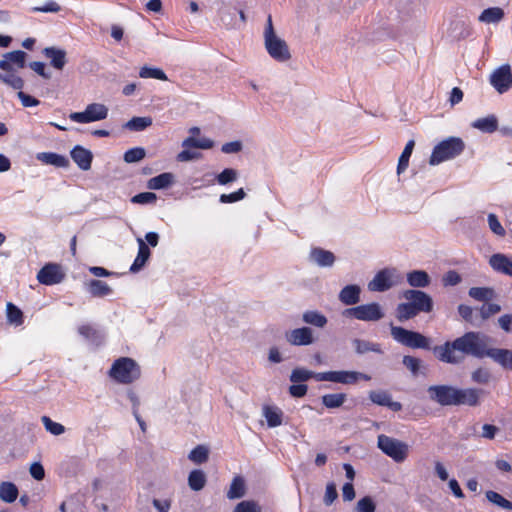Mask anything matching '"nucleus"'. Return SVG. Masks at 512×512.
<instances>
[{"instance_id":"nucleus-3","label":"nucleus","mask_w":512,"mask_h":512,"mask_svg":"<svg viewBox=\"0 0 512 512\" xmlns=\"http://www.w3.org/2000/svg\"><path fill=\"white\" fill-rule=\"evenodd\" d=\"M402 297L407 301L397 305L395 316L399 322L415 318L420 313L433 310V300L429 294L419 289L405 290Z\"/></svg>"},{"instance_id":"nucleus-23","label":"nucleus","mask_w":512,"mask_h":512,"mask_svg":"<svg viewBox=\"0 0 512 512\" xmlns=\"http://www.w3.org/2000/svg\"><path fill=\"white\" fill-rule=\"evenodd\" d=\"M37 160L45 165L57 168H67L70 165L68 158L55 152H41L36 155Z\"/></svg>"},{"instance_id":"nucleus-50","label":"nucleus","mask_w":512,"mask_h":512,"mask_svg":"<svg viewBox=\"0 0 512 512\" xmlns=\"http://www.w3.org/2000/svg\"><path fill=\"white\" fill-rule=\"evenodd\" d=\"M184 147H194L200 149H210L213 146V142L210 139H195L193 137H188L183 141L182 144Z\"/></svg>"},{"instance_id":"nucleus-27","label":"nucleus","mask_w":512,"mask_h":512,"mask_svg":"<svg viewBox=\"0 0 512 512\" xmlns=\"http://www.w3.org/2000/svg\"><path fill=\"white\" fill-rule=\"evenodd\" d=\"M310 257L321 267H330L335 262L334 254L320 247L313 248L310 252Z\"/></svg>"},{"instance_id":"nucleus-43","label":"nucleus","mask_w":512,"mask_h":512,"mask_svg":"<svg viewBox=\"0 0 512 512\" xmlns=\"http://www.w3.org/2000/svg\"><path fill=\"white\" fill-rule=\"evenodd\" d=\"M152 125V118L147 117H133L131 118L124 127L131 131H143Z\"/></svg>"},{"instance_id":"nucleus-34","label":"nucleus","mask_w":512,"mask_h":512,"mask_svg":"<svg viewBox=\"0 0 512 512\" xmlns=\"http://www.w3.org/2000/svg\"><path fill=\"white\" fill-rule=\"evenodd\" d=\"M302 320L305 323L317 328L325 327L328 322L327 317L316 310H308L304 312L302 315Z\"/></svg>"},{"instance_id":"nucleus-10","label":"nucleus","mask_w":512,"mask_h":512,"mask_svg":"<svg viewBox=\"0 0 512 512\" xmlns=\"http://www.w3.org/2000/svg\"><path fill=\"white\" fill-rule=\"evenodd\" d=\"M344 315L361 321H378L384 317V312L378 303L372 302L348 308Z\"/></svg>"},{"instance_id":"nucleus-41","label":"nucleus","mask_w":512,"mask_h":512,"mask_svg":"<svg viewBox=\"0 0 512 512\" xmlns=\"http://www.w3.org/2000/svg\"><path fill=\"white\" fill-rule=\"evenodd\" d=\"M468 294L477 301H489L495 296L494 290L490 287H471Z\"/></svg>"},{"instance_id":"nucleus-38","label":"nucleus","mask_w":512,"mask_h":512,"mask_svg":"<svg viewBox=\"0 0 512 512\" xmlns=\"http://www.w3.org/2000/svg\"><path fill=\"white\" fill-rule=\"evenodd\" d=\"M414 146H415L414 140H409L406 143L404 150L402 151V153L399 157V160H398V165H397V173L398 174L403 173L407 169V167L409 165V159L413 152Z\"/></svg>"},{"instance_id":"nucleus-57","label":"nucleus","mask_w":512,"mask_h":512,"mask_svg":"<svg viewBox=\"0 0 512 512\" xmlns=\"http://www.w3.org/2000/svg\"><path fill=\"white\" fill-rule=\"evenodd\" d=\"M245 196L246 193L244 189L239 188L237 191L232 192L230 194H221L219 200L221 203H234L244 199Z\"/></svg>"},{"instance_id":"nucleus-61","label":"nucleus","mask_w":512,"mask_h":512,"mask_svg":"<svg viewBox=\"0 0 512 512\" xmlns=\"http://www.w3.org/2000/svg\"><path fill=\"white\" fill-rule=\"evenodd\" d=\"M337 497H338V493H337L336 485L333 482L328 483L326 486V491H325V495H324V499H323L325 505H327V506L332 505L333 502L337 499Z\"/></svg>"},{"instance_id":"nucleus-13","label":"nucleus","mask_w":512,"mask_h":512,"mask_svg":"<svg viewBox=\"0 0 512 512\" xmlns=\"http://www.w3.org/2000/svg\"><path fill=\"white\" fill-rule=\"evenodd\" d=\"M490 84L495 90L503 94L512 87V72L508 64H504L497 68L490 76Z\"/></svg>"},{"instance_id":"nucleus-9","label":"nucleus","mask_w":512,"mask_h":512,"mask_svg":"<svg viewBox=\"0 0 512 512\" xmlns=\"http://www.w3.org/2000/svg\"><path fill=\"white\" fill-rule=\"evenodd\" d=\"M317 381H328L333 383H340L345 385H353L356 384L359 380L370 381L371 376L368 374L357 372V371H347V370H337V371H325L318 372Z\"/></svg>"},{"instance_id":"nucleus-53","label":"nucleus","mask_w":512,"mask_h":512,"mask_svg":"<svg viewBox=\"0 0 512 512\" xmlns=\"http://www.w3.org/2000/svg\"><path fill=\"white\" fill-rule=\"evenodd\" d=\"M403 365L416 376L419 373L421 360L410 355H405L402 360Z\"/></svg>"},{"instance_id":"nucleus-33","label":"nucleus","mask_w":512,"mask_h":512,"mask_svg":"<svg viewBox=\"0 0 512 512\" xmlns=\"http://www.w3.org/2000/svg\"><path fill=\"white\" fill-rule=\"evenodd\" d=\"M173 174L165 172L152 177L147 182V187L151 190H160L169 187L173 183Z\"/></svg>"},{"instance_id":"nucleus-60","label":"nucleus","mask_w":512,"mask_h":512,"mask_svg":"<svg viewBox=\"0 0 512 512\" xmlns=\"http://www.w3.org/2000/svg\"><path fill=\"white\" fill-rule=\"evenodd\" d=\"M500 310H501V307L498 304H495V303L483 304L480 308V315H481L482 319L486 320L489 317H491L492 315H495L498 312H500Z\"/></svg>"},{"instance_id":"nucleus-15","label":"nucleus","mask_w":512,"mask_h":512,"mask_svg":"<svg viewBox=\"0 0 512 512\" xmlns=\"http://www.w3.org/2000/svg\"><path fill=\"white\" fill-rule=\"evenodd\" d=\"M485 394V391L480 388H465L456 389L455 403L454 406L466 405L470 407L479 406L481 403V396Z\"/></svg>"},{"instance_id":"nucleus-20","label":"nucleus","mask_w":512,"mask_h":512,"mask_svg":"<svg viewBox=\"0 0 512 512\" xmlns=\"http://www.w3.org/2000/svg\"><path fill=\"white\" fill-rule=\"evenodd\" d=\"M369 399L379 406L388 407L394 412L402 410V404L391 399V395L387 391H371L369 393Z\"/></svg>"},{"instance_id":"nucleus-58","label":"nucleus","mask_w":512,"mask_h":512,"mask_svg":"<svg viewBox=\"0 0 512 512\" xmlns=\"http://www.w3.org/2000/svg\"><path fill=\"white\" fill-rule=\"evenodd\" d=\"M375 509V503L369 496L361 498L356 506V512H375Z\"/></svg>"},{"instance_id":"nucleus-54","label":"nucleus","mask_w":512,"mask_h":512,"mask_svg":"<svg viewBox=\"0 0 512 512\" xmlns=\"http://www.w3.org/2000/svg\"><path fill=\"white\" fill-rule=\"evenodd\" d=\"M234 512H261V508L252 500H244L235 506Z\"/></svg>"},{"instance_id":"nucleus-39","label":"nucleus","mask_w":512,"mask_h":512,"mask_svg":"<svg viewBox=\"0 0 512 512\" xmlns=\"http://www.w3.org/2000/svg\"><path fill=\"white\" fill-rule=\"evenodd\" d=\"M345 393L325 394L322 396V404L328 409L341 407L346 401Z\"/></svg>"},{"instance_id":"nucleus-49","label":"nucleus","mask_w":512,"mask_h":512,"mask_svg":"<svg viewBox=\"0 0 512 512\" xmlns=\"http://www.w3.org/2000/svg\"><path fill=\"white\" fill-rule=\"evenodd\" d=\"M491 373L487 368L479 367L471 374V379L477 384H487L491 380Z\"/></svg>"},{"instance_id":"nucleus-29","label":"nucleus","mask_w":512,"mask_h":512,"mask_svg":"<svg viewBox=\"0 0 512 512\" xmlns=\"http://www.w3.org/2000/svg\"><path fill=\"white\" fill-rule=\"evenodd\" d=\"M78 333L86 340L99 346L103 342V334L91 324H82L78 327Z\"/></svg>"},{"instance_id":"nucleus-26","label":"nucleus","mask_w":512,"mask_h":512,"mask_svg":"<svg viewBox=\"0 0 512 512\" xmlns=\"http://www.w3.org/2000/svg\"><path fill=\"white\" fill-rule=\"evenodd\" d=\"M361 289L358 285H347L339 293V300L347 306L355 305L360 301Z\"/></svg>"},{"instance_id":"nucleus-21","label":"nucleus","mask_w":512,"mask_h":512,"mask_svg":"<svg viewBox=\"0 0 512 512\" xmlns=\"http://www.w3.org/2000/svg\"><path fill=\"white\" fill-rule=\"evenodd\" d=\"M151 256V251L149 246L146 244L144 240L141 238L138 239V253L136 258L134 259V262L130 266L129 271L131 273H137L139 272L147 263Z\"/></svg>"},{"instance_id":"nucleus-19","label":"nucleus","mask_w":512,"mask_h":512,"mask_svg":"<svg viewBox=\"0 0 512 512\" xmlns=\"http://www.w3.org/2000/svg\"><path fill=\"white\" fill-rule=\"evenodd\" d=\"M70 155L72 160L81 170L87 171L91 168L93 154L90 150L84 148L83 146L76 145L71 150Z\"/></svg>"},{"instance_id":"nucleus-47","label":"nucleus","mask_w":512,"mask_h":512,"mask_svg":"<svg viewBox=\"0 0 512 512\" xmlns=\"http://www.w3.org/2000/svg\"><path fill=\"white\" fill-rule=\"evenodd\" d=\"M353 345L355 347V351L358 354H364L370 351L381 352L380 345L377 343H372L361 339H354Z\"/></svg>"},{"instance_id":"nucleus-30","label":"nucleus","mask_w":512,"mask_h":512,"mask_svg":"<svg viewBox=\"0 0 512 512\" xmlns=\"http://www.w3.org/2000/svg\"><path fill=\"white\" fill-rule=\"evenodd\" d=\"M471 125L484 133H493L498 129V119L492 114L476 119Z\"/></svg>"},{"instance_id":"nucleus-17","label":"nucleus","mask_w":512,"mask_h":512,"mask_svg":"<svg viewBox=\"0 0 512 512\" xmlns=\"http://www.w3.org/2000/svg\"><path fill=\"white\" fill-rule=\"evenodd\" d=\"M489 265L495 272L512 277V256L495 253L490 256Z\"/></svg>"},{"instance_id":"nucleus-2","label":"nucleus","mask_w":512,"mask_h":512,"mask_svg":"<svg viewBox=\"0 0 512 512\" xmlns=\"http://www.w3.org/2000/svg\"><path fill=\"white\" fill-rule=\"evenodd\" d=\"M27 53L22 50L7 52L0 60V81L14 90H18L17 96L24 107H34L40 104L35 97L22 91L25 82L20 77L14 67L23 69L26 66Z\"/></svg>"},{"instance_id":"nucleus-37","label":"nucleus","mask_w":512,"mask_h":512,"mask_svg":"<svg viewBox=\"0 0 512 512\" xmlns=\"http://www.w3.org/2000/svg\"><path fill=\"white\" fill-rule=\"evenodd\" d=\"M6 316L8 323L12 325L20 326L24 323L23 312L11 302H8L6 305Z\"/></svg>"},{"instance_id":"nucleus-25","label":"nucleus","mask_w":512,"mask_h":512,"mask_svg":"<svg viewBox=\"0 0 512 512\" xmlns=\"http://www.w3.org/2000/svg\"><path fill=\"white\" fill-rule=\"evenodd\" d=\"M263 416L267 421V425L271 428L278 427L283 422V411L275 405H263Z\"/></svg>"},{"instance_id":"nucleus-4","label":"nucleus","mask_w":512,"mask_h":512,"mask_svg":"<svg viewBox=\"0 0 512 512\" xmlns=\"http://www.w3.org/2000/svg\"><path fill=\"white\" fill-rule=\"evenodd\" d=\"M108 375L119 384H132L141 377L140 365L130 357H120L112 363Z\"/></svg>"},{"instance_id":"nucleus-28","label":"nucleus","mask_w":512,"mask_h":512,"mask_svg":"<svg viewBox=\"0 0 512 512\" xmlns=\"http://www.w3.org/2000/svg\"><path fill=\"white\" fill-rule=\"evenodd\" d=\"M408 284L414 288H425L431 283L429 274L424 270H413L406 275Z\"/></svg>"},{"instance_id":"nucleus-36","label":"nucleus","mask_w":512,"mask_h":512,"mask_svg":"<svg viewBox=\"0 0 512 512\" xmlns=\"http://www.w3.org/2000/svg\"><path fill=\"white\" fill-rule=\"evenodd\" d=\"M206 475L200 469L192 470L188 476V485L193 491H200L206 485Z\"/></svg>"},{"instance_id":"nucleus-18","label":"nucleus","mask_w":512,"mask_h":512,"mask_svg":"<svg viewBox=\"0 0 512 512\" xmlns=\"http://www.w3.org/2000/svg\"><path fill=\"white\" fill-rule=\"evenodd\" d=\"M485 357L493 359L505 369L512 370V351L502 348H491L488 345L485 349Z\"/></svg>"},{"instance_id":"nucleus-62","label":"nucleus","mask_w":512,"mask_h":512,"mask_svg":"<svg viewBox=\"0 0 512 512\" xmlns=\"http://www.w3.org/2000/svg\"><path fill=\"white\" fill-rule=\"evenodd\" d=\"M29 67L44 79H50L51 74L46 71L45 63L41 61H33L29 63Z\"/></svg>"},{"instance_id":"nucleus-8","label":"nucleus","mask_w":512,"mask_h":512,"mask_svg":"<svg viewBox=\"0 0 512 512\" xmlns=\"http://www.w3.org/2000/svg\"><path fill=\"white\" fill-rule=\"evenodd\" d=\"M378 448L388 457L397 463L406 460L409 453V446L398 439L380 434L377 438Z\"/></svg>"},{"instance_id":"nucleus-12","label":"nucleus","mask_w":512,"mask_h":512,"mask_svg":"<svg viewBox=\"0 0 512 512\" xmlns=\"http://www.w3.org/2000/svg\"><path fill=\"white\" fill-rule=\"evenodd\" d=\"M65 272L58 263H47L37 273L40 284L51 286L61 283L65 279Z\"/></svg>"},{"instance_id":"nucleus-1","label":"nucleus","mask_w":512,"mask_h":512,"mask_svg":"<svg viewBox=\"0 0 512 512\" xmlns=\"http://www.w3.org/2000/svg\"><path fill=\"white\" fill-rule=\"evenodd\" d=\"M489 337L480 332H466L462 336L446 341L442 345L433 347L434 356L441 362L457 365L462 363L466 356L478 359L485 357V349Z\"/></svg>"},{"instance_id":"nucleus-24","label":"nucleus","mask_w":512,"mask_h":512,"mask_svg":"<svg viewBox=\"0 0 512 512\" xmlns=\"http://www.w3.org/2000/svg\"><path fill=\"white\" fill-rule=\"evenodd\" d=\"M46 58L50 59V64L57 70H62L67 62L66 51L56 47H46L43 50Z\"/></svg>"},{"instance_id":"nucleus-35","label":"nucleus","mask_w":512,"mask_h":512,"mask_svg":"<svg viewBox=\"0 0 512 512\" xmlns=\"http://www.w3.org/2000/svg\"><path fill=\"white\" fill-rule=\"evenodd\" d=\"M88 291L93 297H104L109 295L112 289L106 282L93 279L88 283Z\"/></svg>"},{"instance_id":"nucleus-52","label":"nucleus","mask_w":512,"mask_h":512,"mask_svg":"<svg viewBox=\"0 0 512 512\" xmlns=\"http://www.w3.org/2000/svg\"><path fill=\"white\" fill-rule=\"evenodd\" d=\"M42 423L47 431H49L53 435H61L65 431V427L57 422H54L48 416L42 417Z\"/></svg>"},{"instance_id":"nucleus-56","label":"nucleus","mask_w":512,"mask_h":512,"mask_svg":"<svg viewBox=\"0 0 512 512\" xmlns=\"http://www.w3.org/2000/svg\"><path fill=\"white\" fill-rule=\"evenodd\" d=\"M157 196L153 192H142L132 197L131 202L135 204H150L155 203Z\"/></svg>"},{"instance_id":"nucleus-45","label":"nucleus","mask_w":512,"mask_h":512,"mask_svg":"<svg viewBox=\"0 0 512 512\" xmlns=\"http://www.w3.org/2000/svg\"><path fill=\"white\" fill-rule=\"evenodd\" d=\"M139 76L144 79L153 78L161 81L168 80L167 75L164 73V71L156 67L143 66L139 70Z\"/></svg>"},{"instance_id":"nucleus-46","label":"nucleus","mask_w":512,"mask_h":512,"mask_svg":"<svg viewBox=\"0 0 512 512\" xmlns=\"http://www.w3.org/2000/svg\"><path fill=\"white\" fill-rule=\"evenodd\" d=\"M486 498L489 502H491L507 511H512V502L509 501L508 499L504 498L498 492L489 490L486 492Z\"/></svg>"},{"instance_id":"nucleus-44","label":"nucleus","mask_w":512,"mask_h":512,"mask_svg":"<svg viewBox=\"0 0 512 512\" xmlns=\"http://www.w3.org/2000/svg\"><path fill=\"white\" fill-rule=\"evenodd\" d=\"M188 458L195 464H202L208 461L209 450L204 445H197L188 455Z\"/></svg>"},{"instance_id":"nucleus-40","label":"nucleus","mask_w":512,"mask_h":512,"mask_svg":"<svg viewBox=\"0 0 512 512\" xmlns=\"http://www.w3.org/2000/svg\"><path fill=\"white\" fill-rule=\"evenodd\" d=\"M245 495V482L242 477L236 476L233 478L230 488L227 492L229 499L242 498Z\"/></svg>"},{"instance_id":"nucleus-63","label":"nucleus","mask_w":512,"mask_h":512,"mask_svg":"<svg viewBox=\"0 0 512 512\" xmlns=\"http://www.w3.org/2000/svg\"><path fill=\"white\" fill-rule=\"evenodd\" d=\"M308 386L306 384H293L289 387V393L296 398L304 397L307 394Z\"/></svg>"},{"instance_id":"nucleus-5","label":"nucleus","mask_w":512,"mask_h":512,"mask_svg":"<svg viewBox=\"0 0 512 512\" xmlns=\"http://www.w3.org/2000/svg\"><path fill=\"white\" fill-rule=\"evenodd\" d=\"M264 43L268 54L278 62L290 60L291 53L287 43L279 38L274 31L272 17L268 16L267 25L264 31Z\"/></svg>"},{"instance_id":"nucleus-51","label":"nucleus","mask_w":512,"mask_h":512,"mask_svg":"<svg viewBox=\"0 0 512 512\" xmlns=\"http://www.w3.org/2000/svg\"><path fill=\"white\" fill-rule=\"evenodd\" d=\"M238 173L235 169L225 168L221 173H219L216 177L218 184L227 185L237 179Z\"/></svg>"},{"instance_id":"nucleus-6","label":"nucleus","mask_w":512,"mask_h":512,"mask_svg":"<svg viewBox=\"0 0 512 512\" xmlns=\"http://www.w3.org/2000/svg\"><path fill=\"white\" fill-rule=\"evenodd\" d=\"M465 149V144L461 138L449 137L437 144L431 153L429 163L437 165L444 161L459 156Z\"/></svg>"},{"instance_id":"nucleus-32","label":"nucleus","mask_w":512,"mask_h":512,"mask_svg":"<svg viewBox=\"0 0 512 512\" xmlns=\"http://www.w3.org/2000/svg\"><path fill=\"white\" fill-rule=\"evenodd\" d=\"M19 495L17 486L9 481L0 483V499L6 503L14 502Z\"/></svg>"},{"instance_id":"nucleus-55","label":"nucleus","mask_w":512,"mask_h":512,"mask_svg":"<svg viewBox=\"0 0 512 512\" xmlns=\"http://www.w3.org/2000/svg\"><path fill=\"white\" fill-rule=\"evenodd\" d=\"M488 225L491 231L496 235L500 237H504L506 235L505 229L503 228L500 221L498 220V217L495 214L490 213L488 215Z\"/></svg>"},{"instance_id":"nucleus-59","label":"nucleus","mask_w":512,"mask_h":512,"mask_svg":"<svg viewBox=\"0 0 512 512\" xmlns=\"http://www.w3.org/2000/svg\"><path fill=\"white\" fill-rule=\"evenodd\" d=\"M462 281L460 274L455 270H449L442 278L444 286H455Z\"/></svg>"},{"instance_id":"nucleus-14","label":"nucleus","mask_w":512,"mask_h":512,"mask_svg":"<svg viewBox=\"0 0 512 512\" xmlns=\"http://www.w3.org/2000/svg\"><path fill=\"white\" fill-rule=\"evenodd\" d=\"M456 387L449 385H434L428 388L430 398L442 406H454Z\"/></svg>"},{"instance_id":"nucleus-11","label":"nucleus","mask_w":512,"mask_h":512,"mask_svg":"<svg viewBox=\"0 0 512 512\" xmlns=\"http://www.w3.org/2000/svg\"><path fill=\"white\" fill-rule=\"evenodd\" d=\"M108 109L104 104L92 103L83 112H73L69 118L76 123H90L106 119Z\"/></svg>"},{"instance_id":"nucleus-42","label":"nucleus","mask_w":512,"mask_h":512,"mask_svg":"<svg viewBox=\"0 0 512 512\" xmlns=\"http://www.w3.org/2000/svg\"><path fill=\"white\" fill-rule=\"evenodd\" d=\"M317 375L318 372L309 371L303 368H295L290 375V381L299 384H302V382H306L309 379L317 381Z\"/></svg>"},{"instance_id":"nucleus-31","label":"nucleus","mask_w":512,"mask_h":512,"mask_svg":"<svg viewBox=\"0 0 512 512\" xmlns=\"http://www.w3.org/2000/svg\"><path fill=\"white\" fill-rule=\"evenodd\" d=\"M505 16L504 10L500 7H490L482 11L478 20L482 23H498Z\"/></svg>"},{"instance_id":"nucleus-64","label":"nucleus","mask_w":512,"mask_h":512,"mask_svg":"<svg viewBox=\"0 0 512 512\" xmlns=\"http://www.w3.org/2000/svg\"><path fill=\"white\" fill-rule=\"evenodd\" d=\"M499 326L501 329H503L505 332H511L512 331V314H504L498 319Z\"/></svg>"},{"instance_id":"nucleus-22","label":"nucleus","mask_w":512,"mask_h":512,"mask_svg":"<svg viewBox=\"0 0 512 512\" xmlns=\"http://www.w3.org/2000/svg\"><path fill=\"white\" fill-rule=\"evenodd\" d=\"M392 287L391 275L387 269L379 271L369 282L370 291L384 292Z\"/></svg>"},{"instance_id":"nucleus-7","label":"nucleus","mask_w":512,"mask_h":512,"mask_svg":"<svg viewBox=\"0 0 512 512\" xmlns=\"http://www.w3.org/2000/svg\"><path fill=\"white\" fill-rule=\"evenodd\" d=\"M392 338L403 346L412 349H424L429 350L431 341L428 337L420 332L405 329L400 326H394L391 324L390 327Z\"/></svg>"},{"instance_id":"nucleus-16","label":"nucleus","mask_w":512,"mask_h":512,"mask_svg":"<svg viewBox=\"0 0 512 512\" xmlns=\"http://www.w3.org/2000/svg\"><path fill=\"white\" fill-rule=\"evenodd\" d=\"M288 343L294 346H307L314 343L313 331L309 327H301L285 333Z\"/></svg>"},{"instance_id":"nucleus-48","label":"nucleus","mask_w":512,"mask_h":512,"mask_svg":"<svg viewBox=\"0 0 512 512\" xmlns=\"http://www.w3.org/2000/svg\"><path fill=\"white\" fill-rule=\"evenodd\" d=\"M146 155L142 147H134L124 153L123 159L126 163H135L141 161Z\"/></svg>"}]
</instances>
